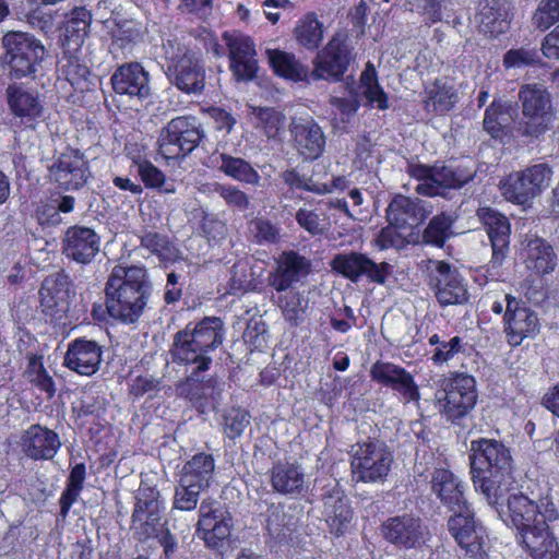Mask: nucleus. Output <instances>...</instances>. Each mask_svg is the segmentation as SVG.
I'll return each mask as SVG.
<instances>
[{
	"instance_id": "1",
	"label": "nucleus",
	"mask_w": 559,
	"mask_h": 559,
	"mask_svg": "<svg viewBox=\"0 0 559 559\" xmlns=\"http://www.w3.org/2000/svg\"><path fill=\"white\" fill-rule=\"evenodd\" d=\"M471 476L474 488L489 504H497L511 490L510 451L495 439L474 440L471 443Z\"/></svg>"
},
{
	"instance_id": "2",
	"label": "nucleus",
	"mask_w": 559,
	"mask_h": 559,
	"mask_svg": "<svg viewBox=\"0 0 559 559\" xmlns=\"http://www.w3.org/2000/svg\"><path fill=\"white\" fill-rule=\"evenodd\" d=\"M146 271L142 266L116 265L106 284L107 311L124 323L135 322L146 305L144 284Z\"/></svg>"
},
{
	"instance_id": "3",
	"label": "nucleus",
	"mask_w": 559,
	"mask_h": 559,
	"mask_svg": "<svg viewBox=\"0 0 559 559\" xmlns=\"http://www.w3.org/2000/svg\"><path fill=\"white\" fill-rule=\"evenodd\" d=\"M493 506L503 521L518 530L520 536L539 523L552 522L558 518L557 509L551 501L542 499L536 503L521 492L509 491Z\"/></svg>"
},
{
	"instance_id": "4",
	"label": "nucleus",
	"mask_w": 559,
	"mask_h": 559,
	"mask_svg": "<svg viewBox=\"0 0 559 559\" xmlns=\"http://www.w3.org/2000/svg\"><path fill=\"white\" fill-rule=\"evenodd\" d=\"M349 462L356 483H381L389 475L393 454L384 442L366 440L350 447Z\"/></svg>"
},
{
	"instance_id": "5",
	"label": "nucleus",
	"mask_w": 559,
	"mask_h": 559,
	"mask_svg": "<svg viewBox=\"0 0 559 559\" xmlns=\"http://www.w3.org/2000/svg\"><path fill=\"white\" fill-rule=\"evenodd\" d=\"M519 98L524 119L520 127L523 135L538 138L551 128L555 110L550 94L543 85L526 84L522 86Z\"/></svg>"
},
{
	"instance_id": "6",
	"label": "nucleus",
	"mask_w": 559,
	"mask_h": 559,
	"mask_svg": "<svg viewBox=\"0 0 559 559\" xmlns=\"http://www.w3.org/2000/svg\"><path fill=\"white\" fill-rule=\"evenodd\" d=\"M436 405L449 420L464 417L476 404V382L473 377L459 374L441 381L435 394Z\"/></svg>"
},
{
	"instance_id": "7",
	"label": "nucleus",
	"mask_w": 559,
	"mask_h": 559,
	"mask_svg": "<svg viewBox=\"0 0 559 559\" xmlns=\"http://www.w3.org/2000/svg\"><path fill=\"white\" fill-rule=\"evenodd\" d=\"M223 342V322L218 318H205L197 323L192 329L187 326L183 331L176 334L173 347V356L176 361L195 360L192 349L189 345H197L202 348L206 355L218 347Z\"/></svg>"
},
{
	"instance_id": "8",
	"label": "nucleus",
	"mask_w": 559,
	"mask_h": 559,
	"mask_svg": "<svg viewBox=\"0 0 559 559\" xmlns=\"http://www.w3.org/2000/svg\"><path fill=\"white\" fill-rule=\"evenodd\" d=\"M409 174L419 182L415 190L419 194L435 197L442 193L444 188H460L467 183L475 175L468 166H433L412 165Z\"/></svg>"
},
{
	"instance_id": "9",
	"label": "nucleus",
	"mask_w": 559,
	"mask_h": 559,
	"mask_svg": "<svg viewBox=\"0 0 559 559\" xmlns=\"http://www.w3.org/2000/svg\"><path fill=\"white\" fill-rule=\"evenodd\" d=\"M202 131L193 117L181 116L171 119L158 138L159 154L166 159L187 156L200 143Z\"/></svg>"
},
{
	"instance_id": "10",
	"label": "nucleus",
	"mask_w": 559,
	"mask_h": 559,
	"mask_svg": "<svg viewBox=\"0 0 559 559\" xmlns=\"http://www.w3.org/2000/svg\"><path fill=\"white\" fill-rule=\"evenodd\" d=\"M428 284L441 306L461 305L467 301L464 280L451 264L440 260L426 262Z\"/></svg>"
},
{
	"instance_id": "11",
	"label": "nucleus",
	"mask_w": 559,
	"mask_h": 559,
	"mask_svg": "<svg viewBox=\"0 0 559 559\" xmlns=\"http://www.w3.org/2000/svg\"><path fill=\"white\" fill-rule=\"evenodd\" d=\"M169 61V75L179 90L188 94H199L203 91L205 72L200 53L178 46Z\"/></svg>"
},
{
	"instance_id": "12",
	"label": "nucleus",
	"mask_w": 559,
	"mask_h": 559,
	"mask_svg": "<svg viewBox=\"0 0 559 559\" xmlns=\"http://www.w3.org/2000/svg\"><path fill=\"white\" fill-rule=\"evenodd\" d=\"M231 518L213 499H204L199 509L197 533L207 547L218 548L231 532Z\"/></svg>"
},
{
	"instance_id": "13",
	"label": "nucleus",
	"mask_w": 559,
	"mask_h": 559,
	"mask_svg": "<svg viewBox=\"0 0 559 559\" xmlns=\"http://www.w3.org/2000/svg\"><path fill=\"white\" fill-rule=\"evenodd\" d=\"M222 39L228 48L230 70L239 81H251L258 70L253 40L240 32H225Z\"/></svg>"
},
{
	"instance_id": "14",
	"label": "nucleus",
	"mask_w": 559,
	"mask_h": 559,
	"mask_svg": "<svg viewBox=\"0 0 559 559\" xmlns=\"http://www.w3.org/2000/svg\"><path fill=\"white\" fill-rule=\"evenodd\" d=\"M504 332L508 343L520 345L525 338H532L539 332L537 314L512 295H506Z\"/></svg>"
},
{
	"instance_id": "15",
	"label": "nucleus",
	"mask_w": 559,
	"mask_h": 559,
	"mask_svg": "<svg viewBox=\"0 0 559 559\" xmlns=\"http://www.w3.org/2000/svg\"><path fill=\"white\" fill-rule=\"evenodd\" d=\"M331 265L336 272L353 282L365 275L368 280L378 284L385 283L392 269L386 262L376 263L367 255L358 252L337 254Z\"/></svg>"
},
{
	"instance_id": "16",
	"label": "nucleus",
	"mask_w": 559,
	"mask_h": 559,
	"mask_svg": "<svg viewBox=\"0 0 559 559\" xmlns=\"http://www.w3.org/2000/svg\"><path fill=\"white\" fill-rule=\"evenodd\" d=\"M50 178L66 190L82 188L91 177L87 160L76 150L63 152L49 167Z\"/></svg>"
},
{
	"instance_id": "17",
	"label": "nucleus",
	"mask_w": 559,
	"mask_h": 559,
	"mask_svg": "<svg viewBox=\"0 0 559 559\" xmlns=\"http://www.w3.org/2000/svg\"><path fill=\"white\" fill-rule=\"evenodd\" d=\"M449 531L467 555L481 558L485 550V532L477 526L471 507L453 514L448 522Z\"/></svg>"
},
{
	"instance_id": "18",
	"label": "nucleus",
	"mask_w": 559,
	"mask_h": 559,
	"mask_svg": "<svg viewBox=\"0 0 559 559\" xmlns=\"http://www.w3.org/2000/svg\"><path fill=\"white\" fill-rule=\"evenodd\" d=\"M382 534L396 546L415 548L426 542L428 531L419 518L404 514L388 519L382 525Z\"/></svg>"
},
{
	"instance_id": "19",
	"label": "nucleus",
	"mask_w": 559,
	"mask_h": 559,
	"mask_svg": "<svg viewBox=\"0 0 559 559\" xmlns=\"http://www.w3.org/2000/svg\"><path fill=\"white\" fill-rule=\"evenodd\" d=\"M3 46L4 61L16 78L25 76L33 71L35 46L31 35L21 32L9 33L3 37Z\"/></svg>"
},
{
	"instance_id": "20",
	"label": "nucleus",
	"mask_w": 559,
	"mask_h": 559,
	"mask_svg": "<svg viewBox=\"0 0 559 559\" xmlns=\"http://www.w3.org/2000/svg\"><path fill=\"white\" fill-rule=\"evenodd\" d=\"M370 376L372 380L397 391L405 402H418L420 399L413 376L397 365L377 361L371 367Z\"/></svg>"
},
{
	"instance_id": "21",
	"label": "nucleus",
	"mask_w": 559,
	"mask_h": 559,
	"mask_svg": "<svg viewBox=\"0 0 559 559\" xmlns=\"http://www.w3.org/2000/svg\"><path fill=\"white\" fill-rule=\"evenodd\" d=\"M276 264L277 266L274 272L270 273L267 282L277 292L288 289L311 272L310 260L295 251L283 252Z\"/></svg>"
},
{
	"instance_id": "22",
	"label": "nucleus",
	"mask_w": 559,
	"mask_h": 559,
	"mask_svg": "<svg viewBox=\"0 0 559 559\" xmlns=\"http://www.w3.org/2000/svg\"><path fill=\"white\" fill-rule=\"evenodd\" d=\"M102 362L100 346L90 340L72 341L64 356V366L81 376H92L97 372Z\"/></svg>"
},
{
	"instance_id": "23",
	"label": "nucleus",
	"mask_w": 559,
	"mask_h": 559,
	"mask_svg": "<svg viewBox=\"0 0 559 559\" xmlns=\"http://www.w3.org/2000/svg\"><path fill=\"white\" fill-rule=\"evenodd\" d=\"M111 84L117 94L143 99L150 95L148 74L138 62L120 66L111 76Z\"/></svg>"
},
{
	"instance_id": "24",
	"label": "nucleus",
	"mask_w": 559,
	"mask_h": 559,
	"mask_svg": "<svg viewBox=\"0 0 559 559\" xmlns=\"http://www.w3.org/2000/svg\"><path fill=\"white\" fill-rule=\"evenodd\" d=\"M160 513V503L155 497L138 498L132 514L131 528L139 539L145 540L158 535L163 531L164 523L162 522Z\"/></svg>"
},
{
	"instance_id": "25",
	"label": "nucleus",
	"mask_w": 559,
	"mask_h": 559,
	"mask_svg": "<svg viewBox=\"0 0 559 559\" xmlns=\"http://www.w3.org/2000/svg\"><path fill=\"white\" fill-rule=\"evenodd\" d=\"M431 488L441 502L448 506L454 514L469 507L465 499L462 480L447 468H437L435 471Z\"/></svg>"
},
{
	"instance_id": "26",
	"label": "nucleus",
	"mask_w": 559,
	"mask_h": 559,
	"mask_svg": "<svg viewBox=\"0 0 559 559\" xmlns=\"http://www.w3.org/2000/svg\"><path fill=\"white\" fill-rule=\"evenodd\" d=\"M100 239L88 227L73 226L66 233L64 253L79 263H90L99 251Z\"/></svg>"
},
{
	"instance_id": "27",
	"label": "nucleus",
	"mask_w": 559,
	"mask_h": 559,
	"mask_svg": "<svg viewBox=\"0 0 559 559\" xmlns=\"http://www.w3.org/2000/svg\"><path fill=\"white\" fill-rule=\"evenodd\" d=\"M477 216L484 224L492 247V263L500 264L508 249L510 224L506 216L498 211L481 206Z\"/></svg>"
},
{
	"instance_id": "28",
	"label": "nucleus",
	"mask_w": 559,
	"mask_h": 559,
	"mask_svg": "<svg viewBox=\"0 0 559 559\" xmlns=\"http://www.w3.org/2000/svg\"><path fill=\"white\" fill-rule=\"evenodd\" d=\"M348 58L346 49L337 39H332L318 55L313 76L323 80H340L346 71Z\"/></svg>"
},
{
	"instance_id": "29",
	"label": "nucleus",
	"mask_w": 559,
	"mask_h": 559,
	"mask_svg": "<svg viewBox=\"0 0 559 559\" xmlns=\"http://www.w3.org/2000/svg\"><path fill=\"white\" fill-rule=\"evenodd\" d=\"M292 134L298 152L309 159L319 157L325 145V138L321 128L312 120L294 121Z\"/></svg>"
},
{
	"instance_id": "30",
	"label": "nucleus",
	"mask_w": 559,
	"mask_h": 559,
	"mask_svg": "<svg viewBox=\"0 0 559 559\" xmlns=\"http://www.w3.org/2000/svg\"><path fill=\"white\" fill-rule=\"evenodd\" d=\"M323 515L335 536L344 535L350 527L353 511L348 500L338 489L324 497Z\"/></svg>"
},
{
	"instance_id": "31",
	"label": "nucleus",
	"mask_w": 559,
	"mask_h": 559,
	"mask_svg": "<svg viewBox=\"0 0 559 559\" xmlns=\"http://www.w3.org/2000/svg\"><path fill=\"white\" fill-rule=\"evenodd\" d=\"M547 523H539L520 536L533 559H559V544Z\"/></svg>"
},
{
	"instance_id": "32",
	"label": "nucleus",
	"mask_w": 559,
	"mask_h": 559,
	"mask_svg": "<svg viewBox=\"0 0 559 559\" xmlns=\"http://www.w3.org/2000/svg\"><path fill=\"white\" fill-rule=\"evenodd\" d=\"M40 305L43 313L51 320L60 317L68 307V283L60 275H52L47 277L40 287Z\"/></svg>"
},
{
	"instance_id": "33",
	"label": "nucleus",
	"mask_w": 559,
	"mask_h": 559,
	"mask_svg": "<svg viewBox=\"0 0 559 559\" xmlns=\"http://www.w3.org/2000/svg\"><path fill=\"white\" fill-rule=\"evenodd\" d=\"M521 259L528 270L540 275L554 272L557 265L552 247L537 237L525 242L521 251Z\"/></svg>"
},
{
	"instance_id": "34",
	"label": "nucleus",
	"mask_w": 559,
	"mask_h": 559,
	"mask_svg": "<svg viewBox=\"0 0 559 559\" xmlns=\"http://www.w3.org/2000/svg\"><path fill=\"white\" fill-rule=\"evenodd\" d=\"M272 487L287 496H298L306 488V475L302 468L293 463H278L272 468Z\"/></svg>"
},
{
	"instance_id": "35",
	"label": "nucleus",
	"mask_w": 559,
	"mask_h": 559,
	"mask_svg": "<svg viewBox=\"0 0 559 559\" xmlns=\"http://www.w3.org/2000/svg\"><path fill=\"white\" fill-rule=\"evenodd\" d=\"M475 22L481 33L497 36L509 27L507 12L499 0H480Z\"/></svg>"
},
{
	"instance_id": "36",
	"label": "nucleus",
	"mask_w": 559,
	"mask_h": 559,
	"mask_svg": "<svg viewBox=\"0 0 559 559\" xmlns=\"http://www.w3.org/2000/svg\"><path fill=\"white\" fill-rule=\"evenodd\" d=\"M215 461L211 454L198 453L187 461L179 474L185 484L206 490L213 480Z\"/></svg>"
},
{
	"instance_id": "37",
	"label": "nucleus",
	"mask_w": 559,
	"mask_h": 559,
	"mask_svg": "<svg viewBox=\"0 0 559 559\" xmlns=\"http://www.w3.org/2000/svg\"><path fill=\"white\" fill-rule=\"evenodd\" d=\"M188 347L195 352L194 356H197L193 361H181L187 365H195V370L187 379L188 385L193 386L195 383L202 382V392L200 396L213 401L217 400L222 391L221 382L216 378H210L206 381H203L200 378V373L209 369L212 358L206 355L202 348H198L194 344H191Z\"/></svg>"
},
{
	"instance_id": "38",
	"label": "nucleus",
	"mask_w": 559,
	"mask_h": 559,
	"mask_svg": "<svg viewBox=\"0 0 559 559\" xmlns=\"http://www.w3.org/2000/svg\"><path fill=\"white\" fill-rule=\"evenodd\" d=\"M425 108L432 112L449 111L457 100V94L453 85L443 79H437L425 91Z\"/></svg>"
},
{
	"instance_id": "39",
	"label": "nucleus",
	"mask_w": 559,
	"mask_h": 559,
	"mask_svg": "<svg viewBox=\"0 0 559 559\" xmlns=\"http://www.w3.org/2000/svg\"><path fill=\"white\" fill-rule=\"evenodd\" d=\"M217 165L222 173L236 181L260 186L261 177L259 173L243 158L223 153L217 158Z\"/></svg>"
},
{
	"instance_id": "40",
	"label": "nucleus",
	"mask_w": 559,
	"mask_h": 559,
	"mask_svg": "<svg viewBox=\"0 0 559 559\" xmlns=\"http://www.w3.org/2000/svg\"><path fill=\"white\" fill-rule=\"evenodd\" d=\"M386 217L391 225L404 226L424 217L423 207L414 200L396 195L389 204Z\"/></svg>"
},
{
	"instance_id": "41",
	"label": "nucleus",
	"mask_w": 559,
	"mask_h": 559,
	"mask_svg": "<svg viewBox=\"0 0 559 559\" xmlns=\"http://www.w3.org/2000/svg\"><path fill=\"white\" fill-rule=\"evenodd\" d=\"M270 63L276 74L292 81H301L307 78V69L296 60L295 56L282 50L266 51Z\"/></svg>"
},
{
	"instance_id": "42",
	"label": "nucleus",
	"mask_w": 559,
	"mask_h": 559,
	"mask_svg": "<svg viewBox=\"0 0 559 559\" xmlns=\"http://www.w3.org/2000/svg\"><path fill=\"white\" fill-rule=\"evenodd\" d=\"M251 116L254 127L267 139L277 138L285 129V116L274 108H253Z\"/></svg>"
},
{
	"instance_id": "43",
	"label": "nucleus",
	"mask_w": 559,
	"mask_h": 559,
	"mask_svg": "<svg viewBox=\"0 0 559 559\" xmlns=\"http://www.w3.org/2000/svg\"><path fill=\"white\" fill-rule=\"evenodd\" d=\"M294 34L301 46L316 49L323 39V25L314 13H308L297 22Z\"/></svg>"
},
{
	"instance_id": "44",
	"label": "nucleus",
	"mask_w": 559,
	"mask_h": 559,
	"mask_svg": "<svg viewBox=\"0 0 559 559\" xmlns=\"http://www.w3.org/2000/svg\"><path fill=\"white\" fill-rule=\"evenodd\" d=\"M362 93L368 102L378 109L389 108V99L378 83L377 72L371 63H368L360 76Z\"/></svg>"
},
{
	"instance_id": "45",
	"label": "nucleus",
	"mask_w": 559,
	"mask_h": 559,
	"mask_svg": "<svg viewBox=\"0 0 559 559\" xmlns=\"http://www.w3.org/2000/svg\"><path fill=\"white\" fill-rule=\"evenodd\" d=\"M141 246L155 254L160 261L170 262L179 257L177 248L167 236L156 231H147L141 237Z\"/></svg>"
},
{
	"instance_id": "46",
	"label": "nucleus",
	"mask_w": 559,
	"mask_h": 559,
	"mask_svg": "<svg viewBox=\"0 0 559 559\" xmlns=\"http://www.w3.org/2000/svg\"><path fill=\"white\" fill-rule=\"evenodd\" d=\"M499 189L506 200L516 204H525L533 199L522 171H514L503 178L499 183Z\"/></svg>"
},
{
	"instance_id": "47",
	"label": "nucleus",
	"mask_w": 559,
	"mask_h": 559,
	"mask_svg": "<svg viewBox=\"0 0 559 559\" xmlns=\"http://www.w3.org/2000/svg\"><path fill=\"white\" fill-rule=\"evenodd\" d=\"M532 198L545 191L552 180V169L546 163H539L521 170Z\"/></svg>"
},
{
	"instance_id": "48",
	"label": "nucleus",
	"mask_w": 559,
	"mask_h": 559,
	"mask_svg": "<svg viewBox=\"0 0 559 559\" xmlns=\"http://www.w3.org/2000/svg\"><path fill=\"white\" fill-rule=\"evenodd\" d=\"M295 218L298 225L312 236L322 235L330 227L329 219L319 209L301 207Z\"/></svg>"
},
{
	"instance_id": "49",
	"label": "nucleus",
	"mask_w": 559,
	"mask_h": 559,
	"mask_svg": "<svg viewBox=\"0 0 559 559\" xmlns=\"http://www.w3.org/2000/svg\"><path fill=\"white\" fill-rule=\"evenodd\" d=\"M282 312L292 326H297L305 320L308 299L300 293H288L282 299Z\"/></svg>"
},
{
	"instance_id": "50",
	"label": "nucleus",
	"mask_w": 559,
	"mask_h": 559,
	"mask_svg": "<svg viewBox=\"0 0 559 559\" xmlns=\"http://www.w3.org/2000/svg\"><path fill=\"white\" fill-rule=\"evenodd\" d=\"M506 116L507 106L501 102H492L485 111L484 130L493 139L501 138L504 134Z\"/></svg>"
},
{
	"instance_id": "51",
	"label": "nucleus",
	"mask_w": 559,
	"mask_h": 559,
	"mask_svg": "<svg viewBox=\"0 0 559 559\" xmlns=\"http://www.w3.org/2000/svg\"><path fill=\"white\" fill-rule=\"evenodd\" d=\"M452 223L453 219L449 215H436L425 230V239L436 246H442L452 234Z\"/></svg>"
},
{
	"instance_id": "52",
	"label": "nucleus",
	"mask_w": 559,
	"mask_h": 559,
	"mask_svg": "<svg viewBox=\"0 0 559 559\" xmlns=\"http://www.w3.org/2000/svg\"><path fill=\"white\" fill-rule=\"evenodd\" d=\"M202 491H204V489L198 488L192 484H185L182 479L179 478L174 495V508L181 511L194 510Z\"/></svg>"
},
{
	"instance_id": "53",
	"label": "nucleus",
	"mask_w": 559,
	"mask_h": 559,
	"mask_svg": "<svg viewBox=\"0 0 559 559\" xmlns=\"http://www.w3.org/2000/svg\"><path fill=\"white\" fill-rule=\"evenodd\" d=\"M559 21V0H542L533 14L536 28L545 31Z\"/></svg>"
},
{
	"instance_id": "54",
	"label": "nucleus",
	"mask_w": 559,
	"mask_h": 559,
	"mask_svg": "<svg viewBox=\"0 0 559 559\" xmlns=\"http://www.w3.org/2000/svg\"><path fill=\"white\" fill-rule=\"evenodd\" d=\"M9 104L15 116L22 118L31 117L35 108V98L21 87L10 86L8 90Z\"/></svg>"
},
{
	"instance_id": "55",
	"label": "nucleus",
	"mask_w": 559,
	"mask_h": 559,
	"mask_svg": "<svg viewBox=\"0 0 559 559\" xmlns=\"http://www.w3.org/2000/svg\"><path fill=\"white\" fill-rule=\"evenodd\" d=\"M250 423V415L247 411L231 408L225 415L224 431L229 438H237L242 435Z\"/></svg>"
},
{
	"instance_id": "56",
	"label": "nucleus",
	"mask_w": 559,
	"mask_h": 559,
	"mask_svg": "<svg viewBox=\"0 0 559 559\" xmlns=\"http://www.w3.org/2000/svg\"><path fill=\"white\" fill-rule=\"evenodd\" d=\"M37 459H52L57 453L60 441L57 433L37 425Z\"/></svg>"
},
{
	"instance_id": "57",
	"label": "nucleus",
	"mask_w": 559,
	"mask_h": 559,
	"mask_svg": "<svg viewBox=\"0 0 559 559\" xmlns=\"http://www.w3.org/2000/svg\"><path fill=\"white\" fill-rule=\"evenodd\" d=\"M538 59L537 52L530 48L510 49L503 57V66L507 69L523 68L535 63Z\"/></svg>"
},
{
	"instance_id": "58",
	"label": "nucleus",
	"mask_w": 559,
	"mask_h": 559,
	"mask_svg": "<svg viewBox=\"0 0 559 559\" xmlns=\"http://www.w3.org/2000/svg\"><path fill=\"white\" fill-rule=\"evenodd\" d=\"M138 174L144 185L148 188H160L165 182V175L150 160L139 159L135 162Z\"/></svg>"
},
{
	"instance_id": "59",
	"label": "nucleus",
	"mask_w": 559,
	"mask_h": 559,
	"mask_svg": "<svg viewBox=\"0 0 559 559\" xmlns=\"http://www.w3.org/2000/svg\"><path fill=\"white\" fill-rule=\"evenodd\" d=\"M216 191L228 205L240 210H247L250 205L249 197L235 186L222 185L218 186Z\"/></svg>"
},
{
	"instance_id": "60",
	"label": "nucleus",
	"mask_w": 559,
	"mask_h": 559,
	"mask_svg": "<svg viewBox=\"0 0 559 559\" xmlns=\"http://www.w3.org/2000/svg\"><path fill=\"white\" fill-rule=\"evenodd\" d=\"M250 230L260 243H273L278 240V229L269 221L258 218L251 222Z\"/></svg>"
},
{
	"instance_id": "61",
	"label": "nucleus",
	"mask_w": 559,
	"mask_h": 559,
	"mask_svg": "<svg viewBox=\"0 0 559 559\" xmlns=\"http://www.w3.org/2000/svg\"><path fill=\"white\" fill-rule=\"evenodd\" d=\"M397 225H389L381 229L377 236L374 243L380 250L389 248L400 249L404 246V238L396 229Z\"/></svg>"
},
{
	"instance_id": "62",
	"label": "nucleus",
	"mask_w": 559,
	"mask_h": 559,
	"mask_svg": "<svg viewBox=\"0 0 559 559\" xmlns=\"http://www.w3.org/2000/svg\"><path fill=\"white\" fill-rule=\"evenodd\" d=\"M462 349V338L459 336L452 337L449 342L442 343L441 346L436 347L432 360L437 364H442L451 360Z\"/></svg>"
},
{
	"instance_id": "63",
	"label": "nucleus",
	"mask_w": 559,
	"mask_h": 559,
	"mask_svg": "<svg viewBox=\"0 0 559 559\" xmlns=\"http://www.w3.org/2000/svg\"><path fill=\"white\" fill-rule=\"evenodd\" d=\"M159 381L151 376H139L129 384V392L135 397L156 391Z\"/></svg>"
},
{
	"instance_id": "64",
	"label": "nucleus",
	"mask_w": 559,
	"mask_h": 559,
	"mask_svg": "<svg viewBox=\"0 0 559 559\" xmlns=\"http://www.w3.org/2000/svg\"><path fill=\"white\" fill-rule=\"evenodd\" d=\"M542 51L546 58L559 60V24L545 36Z\"/></svg>"
}]
</instances>
